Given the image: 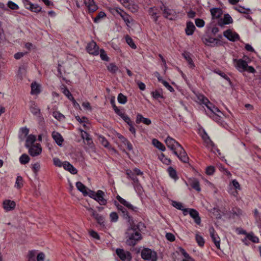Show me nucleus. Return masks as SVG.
<instances>
[{
  "label": "nucleus",
  "instance_id": "obj_1",
  "mask_svg": "<svg viewBox=\"0 0 261 261\" xmlns=\"http://www.w3.org/2000/svg\"><path fill=\"white\" fill-rule=\"evenodd\" d=\"M137 228H138V227L137 226V228H135V226L133 228L131 227L127 229L126 232L127 238L126 243L127 245L134 246L138 241L142 239L141 234L137 230Z\"/></svg>",
  "mask_w": 261,
  "mask_h": 261
},
{
  "label": "nucleus",
  "instance_id": "obj_2",
  "mask_svg": "<svg viewBox=\"0 0 261 261\" xmlns=\"http://www.w3.org/2000/svg\"><path fill=\"white\" fill-rule=\"evenodd\" d=\"M142 259L148 261H156L158 255L156 252L148 248H143L141 252Z\"/></svg>",
  "mask_w": 261,
  "mask_h": 261
},
{
  "label": "nucleus",
  "instance_id": "obj_3",
  "mask_svg": "<svg viewBox=\"0 0 261 261\" xmlns=\"http://www.w3.org/2000/svg\"><path fill=\"white\" fill-rule=\"evenodd\" d=\"M160 10L163 11V14L166 18L170 20H173L176 17V13L173 9H170L163 5L160 7Z\"/></svg>",
  "mask_w": 261,
  "mask_h": 261
},
{
  "label": "nucleus",
  "instance_id": "obj_4",
  "mask_svg": "<svg viewBox=\"0 0 261 261\" xmlns=\"http://www.w3.org/2000/svg\"><path fill=\"white\" fill-rule=\"evenodd\" d=\"M86 50L88 53L93 55H97L99 54V47L93 41L87 44Z\"/></svg>",
  "mask_w": 261,
  "mask_h": 261
},
{
  "label": "nucleus",
  "instance_id": "obj_5",
  "mask_svg": "<svg viewBox=\"0 0 261 261\" xmlns=\"http://www.w3.org/2000/svg\"><path fill=\"white\" fill-rule=\"evenodd\" d=\"M22 2L26 9L34 12H39L41 10V8L37 4H33L29 0H22Z\"/></svg>",
  "mask_w": 261,
  "mask_h": 261
},
{
  "label": "nucleus",
  "instance_id": "obj_6",
  "mask_svg": "<svg viewBox=\"0 0 261 261\" xmlns=\"http://www.w3.org/2000/svg\"><path fill=\"white\" fill-rule=\"evenodd\" d=\"M148 12L153 21L156 24L158 23V18L160 17V9L155 7H151L149 8Z\"/></svg>",
  "mask_w": 261,
  "mask_h": 261
},
{
  "label": "nucleus",
  "instance_id": "obj_7",
  "mask_svg": "<svg viewBox=\"0 0 261 261\" xmlns=\"http://www.w3.org/2000/svg\"><path fill=\"white\" fill-rule=\"evenodd\" d=\"M223 35L228 40L232 42H234L240 39L239 35L237 33L232 32L230 29L224 31L223 33Z\"/></svg>",
  "mask_w": 261,
  "mask_h": 261
},
{
  "label": "nucleus",
  "instance_id": "obj_8",
  "mask_svg": "<svg viewBox=\"0 0 261 261\" xmlns=\"http://www.w3.org/2000/svg\"><path fill=\"white\" fill-rule=\"evenodd\" d=\"M209 231L210 233V236L216 247L218 249H220V238L216 233V231L213 227L210 228Z\"/></svg>",
  "mask_w": 261,
  "mask_h": 261
},
{
  "label": "nucleus",
  "instance_id": "obj_9",
  "mask_svg": "<svg viewBox=\"0 0 261 261\" xmlns=\"http://www.w3.org/2000/svg\"><path fill=\"white\" fill-rule=\"evenodd\" d=\"M116 252L117 255L122 260H130L132 256L131 253L129 251H125L122 249H117Z\"/></svg>",
  "mask_w": 261,
  "mask_h": 261
},
{
  "label": "nucleus",
  "instance_id": "obj_10",
  "mask_svg": "<svg viewBox=\"0 0 261 261\" xmlns=\"http://www.w3.org/2000/svg\"><path fill=\"white\" fill-rule=\"evenodd\" d=\"M233 62L236 63L235 67L237 69L242 72L246 70L247 67V63L242 59H233Z\"/></svg>",
  "mask_w": 261,
  "mask_h": 261
},
{
  "label": "nucleus",
  "instance_id": "obj_11",
  "mask_svg": "<svg viewBox=\"0 0 261 261\" xmlns=\"http://www.w3.org/2000/svg\"><path fill=\"white\" fill-rule=\"evenodd\" d=\"M165 143L168 147H169L171 150L177 149L180 146L179 143L170 137H168L166 139Z\"/></svg>",
  "mask_w": 261,
  "mask_h": 261
},
{
  "label": "nucleus",
  "instance_id": "obj_12",
  "mask_svg": "<svg viewBox=\"0 0 261 261\" xmlns=\"http://www.w3.org/2000/svg\"><path fill=\"white\" fill-rule=\"evenodd\" d=\"M84 3L90 13L95 12L98 9V6L94 0H84Z\"/></svg>",
  "mask_w": 261,
  "mask_h": 261
},
{
  "label": "nucleus",
  "instance_id": "obj_13",
  "mask_svg": "<svg viewBox=\"0 0 261 261\" xmlns=\"http://www.w3.org/2000/svg\"><path fill=\"white\" fill-rule=\"evenodd\" d=\"M190 216L194 219L195 223L197 225L201 223V218L199 217V213L195 209L188 208V212Z\"/></svg>",
  "mask_w": 261,
  "mask_h": 261
},
{
  "label": "nucleus",
  "instance_id": "obj_14",
  "mask_svg": "<svg viewBox=\"0 0 261 261\" xmlns=\"http://www.w3.org/2000/svg\"><path fill=\"white\" fill-rule=\"evenodd\" d=\"M105 193L99 190L97 191L96 196L95 197L94 200L97 201L100 205H105L107 204V201L104 198Z\"/></svg>",
  "mask_w": 261,
  "mask_h": 261
},
{
  "label": "nucleus",
  "instance_id": "obj_15",
  "mask_svg": "<svg viewBox=\"0 0 261 261\" xmlns=\"http://www.w3.org/2000/svg\"><path fill=\"white\" fill-rule=\"evenodd\" d=\"M29 148V153L32 156H37L41 152L42 149L40 145H33Z\"/></svg>",
  "mask_w": 261,
  "mask_h": 261
},
{
  "label": "nucleus",
  "instance_id": "obj_16",
  "mask_svg": "<svg viewBox=\"0 0 261 261\" xmlns=\"http://www.w3.org/2000/svg\"><path fill=\"white\" fill-rule=\"evenodd\" d=\"M203 42L205 44L210 45L213 47L222 45V43L219 40L211 37L204 38Z\"/></svg>",
  "mask_w": 261,
  "mask_h": 261
},
{
  "label": "nucleus",
  "instance_id": "obj_17",
  "mask_svg": "<svg viewBox=\"0 0 261 261\" xmlns=\"http://www.w3.org/2000/svg\"><path fill=\"white\" fill-rule=\"evenodd\" d=\"M3 208L6 211H10L14 210L16 206L15 202L11 200H5L3 201Z\"/></svg>",
  "mask_w": 261,
  "mask_h": 261
},
{
  "label": "nucleus",
  "instance_id": "obj_18",
  "mask_svg": "<svg viewBox=\"0 0 261 261\" xmlns=\"http://www.w3.org/2000/svg\"><path fill=\"white\" fill-rule=\"evenodd\" d=\"M213 110L211 114H210V116L212 117L215 121H219L220 120V118L221 117V115H222V113L221 111L215 106L213 107Z\"/></svg>",
  "mask_w": 261,
  "mask_h": 261
},
{
  "label": "nucleus",
  "instance_id": "obj_19",
  "mask_svg": "<svg viewBox=\"0 0 261 261\" xmlns=\"http://www.w3.org/2000/svg\"><path fill=\"white\" fill-rule=\"evenodd\" d=\"M233 20L231 17L228 14H225L223 19H221L218 21V25L223 27L224 24H228L232 23Z\"/></svg>",
  "mask_w": 261,
  "mask_h": 261
},
{
  "label": "nucleus",
  "instance_id": "obj_20",
  "mask_svg": "<svg viewBox=\"0 0 261 261\" xmlns=\"http://www.w3.org/2000/svg\"><path fill=\"white\" fill-rule=\"evenodd\" d=\"M178 148L179 149L178 150L179 155H178V158L182 162L187 163L189 161V158L186 152L181 145Z\"/></svg>",
  "mask_w": 261,
  "mask_h": 261
},
{
  "label": "nucleus",
  "instance_id": "obj_21",
  "mask_svg": "<svg viewBox=\"0 0 261 261\" xmlns=\"http://www.w3.org/2000/svg\"><path fill=\"white\" fill-rule=\"evenodd\" d=\"M81 137L84 140H85L87 142V144L90 147H92L93 145V141L92 138L90 137V135L87 132L82 130Z\"/></svg>",
  "mask_w": 261,
  "mask_h": 261
},
{
  "label": "nucleus",
  "instance_id": "obj_22",
  "mask_svg": "<svg viewBox=\"0 0 261 261\" xmlns=\"http://www.w3.org/2000/svg\"><path fill=\"white\" fill-rule=\"evenodd\" d=\"M117 199L123 205L127 207L128 209L131 210L133 211H136L137 208L134 207L133 205L129 203L128 201H126L125 199L122 198L119 195H117L116 197Z\"/></svg>",
  "mask_w": 261,
  "mask_h": 261
},
{
  "label": "nucleus",
  "instance_id": "obj_23",
  "mask_svg": "<svg viewBox=\"0 0 261 261\" xmlns=\"http://www.w3.org/2000/svg\"><path fill=\"white\" fill-rule=\"evenodd\" d=\"M213 19L219 18L222 15V10L220 8H213L210 10Z\"/></svg>",
  "mask_w": 261,
  "mask_h": 261
},
{
  "label": "nucleus",
  "instance_id": "obj_24",
  "mask_svg": "<svg viewBox=\"0 0 261 261\" xmlns=\"http://www.w3.org/2000/svg\"><path fill=\"white\" fill-rule=\"evenodd\" d=\"M52 137L55 141L56 143L59 145L61 146L62 145L64 139L62 137L61 135L56 131H54L51 134Z\"/></svg>",
  "mask_w": 261,
  "mask_h": 261
},
{
  "label": "nucleus",
  "instance_id": "obj_25",
  "mask_svg": "<svg viewBox=\"0 0 261 261\" xmlns=\"http://www.w3.org/2000/svg\"><path fill=\"white\" fill-rule=\"evenodd\" d=\"M136 122L137 124L142 122L144 124L148 125L151 123V121L148 118H144L141 114H138L136 117Z\"/></svg>",
  "mask_w": 261,
  "mask_h": 261
},
{
  "label": "nucleus",
  "instance_id": "obj_26",
  "mask_svg": "<svg viewBox=\"0 0 261 261\" xmlns=\"http://www.w3.org/2000/svg\"><path fill=\"white\" fill-rule=\"evenodd\" d=\"M63 167L64 169L68 171L71 174H75L77 172V170L68 162L65 161L63 163Z\"/></svg>",
  "mask_w": 261,
  "mask_h": 261
},
{
  "label": "nucleus",
  "instance_id": "obj_27",
  "mask_svg": "<svg viewBox=\"0 0 261 261\" xmlns=\"http://www.w3.org/2000/svg\"><path fill=\"white\" fill-rule=\"evenodd\" d=\"M115 204L117 206V208L122 212L123 218L128 220V221L129 222L130 218L126 208H124L123 206L117 203V201H115Z\"/></svg>",
  "mask_w": 261,
  "mask_h": 261
},
{
  "label": "nucleus",
  "instance_id": "obj_28",
  "mask_svg": "<svg viewBox=\"0 0 261 261\" xmlns=\"http://www.w3.org/2000/svg\"><path fill=\"white\" fill-rule=\"evenodd\" d=\"M195 29V27L193 23L191 21H189L187 23L185 32L187 35H192Z\"/></svg>",
  "mask_w": 261,
  "mask_h": 261
},
{
  "label": "nucleus",
  "instance_id": "obj_29",
  "mask_svg": "<svg viewBox=\"0 0 261 261\" xmlns=\"http://www.w3.org/2000/svg\"><path fill=\"white\" fill-rule=\"evenodd\" d=\"M96 221L97 223L102 227H105V217L98 213L93 217Z\"/></svg>",
  "mask_w": 261,
  "mask_h": 261
},
{
  "label": "nucleus",
  "instance_id": "obj_30",
  "mask_svg": "<svg viewBox=\"0 0 261 261\" xmlns=\"http://www.w3.org/2000/svg\"><path fill=\"white\" fill-rule=\"evenodd\" d=\"M172 205L177 209L182 211L184 215H187L188 214V208H184L181 202L173 201Z\"/></svg>",
  "mask_w": 261,
  "mask_h": 261
},
{
  "label": "nucleus",
  "instance_id": "obj_31",
  "mask_svg": "<svg viewBox=\"0 0 261 261\" xmlns=\"http://www.w3.org/2000/svg\"><path fill=\"white\" fill-rule=\"evenodd\" d=\"M201 137L204 142L206 143L207 146H211L212 147H215L214 142L211 140L207 134L204 130L203 134L201 135Z\"/></svg>",
  "mask_w": 261,
  "mask_h": 261
},
{
  "label": "nucleus",
  "instance_id": "obj_32",
  "mask_svg": "<svg viewBox=\"0 0 261 261\" xmlns=\"http://www.w3.org/2000/svg\"><path fill=\"white\" fill-rule=\"evenodd\" d=\"M126 174L127 176V178H130L133 181L134 183L137 185L139 183V179L137 177L136 175L130 170H127Z\"/></svg>",
  "mask_w": 261,
  "mask_h": 261
},
{
  "label": "nucleus",
  "instance_id": "obj_33",
  "mask_svg": "<svg viewBox=\"0 0 261 261\" xmlns=\"http://www.w3.org/2000/svg\"><path fill=\"white\" fill-rule=\"evenodd\" d=\"M182 55L189 63L190 67L191 68H193L195 67V65L192 61V58H191V54H190V53L185 51L184 53H182Z\"/></svg>",
  "mask_w": 261,
  "mask_h": 261
},
{
  "label": "nucleus",
  "instance_id": "obj_34",
  "mask_svg": "<svg viewBox=\"0 0 261 261\" xmlns=\"http://www.w3.org/2000/svg\"><path fill=\"white\" fill-rule=\"evenodd\" d=\"M31 93L32 95H37L40 92V85L37 84L36 82H33L31 84Z\"/></svg>",
  "mask_w": 261,
  "mask_h": 261
},
{
  "label": "nucleus",
  "instance_id": "obj_35",
  "mask_svg": "<svg viewBox=\"0 0 261 261\" xmlns=\"http://www.w3.org/2000/svg\"><path fill=\"white\" fill-rule=\"evenodd\" d=\"M76 187L77 190L82 192L84 196H86L88 189L84 184L80 181H77L76 183Z\"/></svg>",
  "mask_w": 261,
  "mask_h": 261
},
{
  "label": "nucleus",
  "instance_id": "obj_36",
  "mask_svg": "<svg viewBox=\"0 0 261 261\" xmlns=\"http://www.w3.org/2000/svg\"><path fill=\"white\" fill-rule=\"evenodd\" d=\"M152 144L159 150L164 151L166 150V147L161 142L156 139H153L152 140Z\"/></svg>",
  "mask_w": 261,
  "mask_h": 261
},
{
  "label": "nucleus",
  "instance_id": "obj_37",
  "mask_svg": "<svg viewBox=\"0 0 261 261\" xmlns=\"http://www.w3.org/2000/svg\"><path fill=\"white\" fill-rule=\"evenodd\" d=\"M36 141V137L33 135H30L28 136L25 141V147L29 148L33 146L32 144Z\"/></svg>",
  "mask_w": 261,
  "mask_h": 261
},
{
  "label": "nucleus",
  "instance_id": "obj_38",
  "mask_svg": "<svg viewBox=\"0 0 261 261\" xmlns=\"http://www.w3.org/2000/svg\"><path fill=\"white\" fill-rule=\"evenodd\" d=\"M168 172L169 173V176L174 180L176 181L178 179L176 171L173 167H169L168 168Z\"/></svg>",
  "mask_w": 261,
  "mask_h": 261
},
{
  "label": "nucleus",
  "instance_id": "obj_39",
  "mask_svg": "<svg viewBox=\"0 0 261 261\" xmlns=\"http://www.w3.org/2000/svg\"><path fill=\"white\" fill-rule=\"evenodd\" d=\"M121 17L125 22L126 25L127 27H129V24L133 20L132 17L126 13H122V15L121 14Z\"/></svg>",
  "mask_w": 261,
  "mask_h": 261
},
{
  "label": "nucleus",
  "instance_id": "obj_40",
  "mask_svg": "<svg viewBox=\"0 0 261 261\" xmlns=\"http://www.w3.org/2000/svg\"><path fill=\"white\" fill-rule=\"evenodd\" d=\"M30 111L34 115H37L40 114V109L37 107L34 102H31Z\"/></svg>",
  "mask_w": 261,
  "mask_h": 261
},
{
  "label": "nucleus",
  "instance_id": "obj_41",
  "mask_svg": "<svg viewBox=\"0 0 261 261\" xmlns=\"http://www.w3.org/2000/svg\"><path fill=\"white\" fill-rule=\"evenodd\" d=\"M30 158L25 153L22 154L19 158V162L21 164L24 165L29 162Z\"/></svg>",
  "mask_w": 261,
  "mask_h": 261
},
{
  "label": "nucleus",
  "instance_id": "obj_42",
  "mask_svg": "<svg viewBox=\"0 0 261 261\" xmlns=\"http://www.w3.org/2000/svg\"><path fill=\"white\" fill-rule=\"evenodd\" d=\"M247 238L253 243H259L258 238L255 236L252 232L248 233V234H247Z\"/></svg>",
  "mask_w": 261,
  "mask_h": 261
},
{
  "label": "nucleus",
  "instance_id": "obj_43",
  "mask_svg": "<svg viewBox=\"0 0 261 261\" xmlns=\"http://www.w3.org/2000/svg\"><path fill=\"white\" fill-rule=\"evenodd\" d=\"M195 240H196V241L198 245L200 247H203L204 246L205 241H204V239L203 238V237L201 236H200L198 234H196Z\"/></svg>",
  "mask_w": 261,
  "mask_h": 261
},
{
  "label": "nucleus",
  "instance_id": "obj_44",
  "mask_svg": "<svg viewBox=\"0 0 261 261\" xmlns=\"http://www.w3.org/2000/svg\"><path fill=\"white\" fill-rule=\"evenodd\" d=\"M234 8L236 10L241 13L249 14L250 12V9L249 8H245L244 7L240 6L235 7Z\"/></svg>",
  "mask_w": 261,
  "mask_h": 261
},
{
  "label": "nucleus",
  "instance_id": "obj_45",
  "mask_svg": "<svg viewBox=\"0 0 261 261\" xmlns=\"http://www.w3.org/2000/svg\"><path fill=\"white\" fill-rule=\"evenodd\" d=\"M98 139L100 143L106 148H109L110 147V143L108 141V140L102 136H99L98 137Z\"/></svg>",
  "mask_w": 261,
  "mask_h": 261
},
{
  "label": "nucleus",
  "instance_id": "obj_46",
  "mask_svg": "<svg viewBox=\"0 0 261 261\" xmlns=\"http://www.w3.org/2000/svg\"><path fill=\"white\" fill-rule=\"evenodd\" d=\"M26 73V69L24 66L20 67L18 70L17 76L20 79V80H22L23 76L25 75Z\"/></svg>",
  "mask_w": 261,
  "mask_h": 261
},
{
  "label": "nucleus",
  "instance_id": "obj_47",
  "mask_svg": "<svg viewBox=\"0 0 261 261\" xmlns=\"http://www.w3.org/2000/svg\"><path fill=\"white\" fill-rule=\"evenodd\" d=\"M191 186L192 188L198 192L200 191L201 189L200 188L199 182L197 179H194L192 180Z\"/></svg>",
  "mask_w": 261,
  "mask_h": 261
},
{
  "label": "nucleus",
  "instance_id": "obj_48",
  "mask_svg": "<svg viewBox=\"0 0 261 261\" xmlns=\"http://www.w3.org/2000/svg\"><path fill=\"white\" fill-rule=\"evenodd\" d=\"M108 70L112 73H115L118 70V67L114 63H110L107 67Z\"/></svg>",
  "mask_w": 261,
  "mask_h": 261
},
{
  "label": "nucleus",
  "instance_id": "obj_49",
  "mask_svg": "<svg viewBox=\"0 0 261 261\" xmlns=\"http://www.w3.org/2000/svg\"><path fill=\"white\" fill-rule=\"evenodd\" d=\"M22 177L21 176H18L16 178L15 187L17 189L21 188L22 186Z\"/></svg>",
  "mask_w": 261,
  "mask_h": 261
},
{
  "label": "nucleus",
  "instance_id": "obj_50",
  "mask_svg": "<svg viewBox=\"0 0 261 261\" xmlns=\"http://www.w3.org/2000/svg\"><path fill=\"white\" fill-rule=\"evenodd\" d=\"M151 95L153 98L155 99L163 98L162 93L159 91L156 90L151 92Z\"/></svg>",
  "mask_w": 261,
  "mask_h": 261
},
{
  "label": "nucleus",
  "instance_id": "obj_51",
  "mask_svg": "<svg viewBox=\"0 0 261 261\" xmlns=\"http://www.w3.org/2000/svg\"><path fill=\"white\" fill-rule=\"evenodd\" d=\"M118 101L121 104H125L127 102V97L122 93H120L118 96Z\"/></svg>",
  "mask_w": 261,
  "mask_h": 261
},
{
  "label": "nucleus",
  "instance_id": "obj_52",
  "mask_svg": "<svg viewBox=\"0 0 261 261\" xmlns=\"http://www.w3.org/2000/svg\"><path fill=\"white\" fill-rule=\"evenodd\" d=\"M106 16V13L103 11H100L98 13L97 16L94 18V22L97 23L99 21L101 18H102Z\"/></svg>",
  "mask_w": 261,
  "mask_h": 261
},
{
  "label": "nucleus",
  "instance_id": "obj_53",
  "mask_svg": "<svg viewBox=\"0 0 261 261\" xmlns=\"http://www.w3.org/2000/svg\"><path fill=\"white\" fill-rule=\"evenodd\" d=\"M126 41L127 43L133 49L136 48L137 46L135 45V43L134 42V41L133 39L129 37L128 36H127L125 38Z\"/></svg>",
  "mask_w": 261,
  "mask_h": 261
},
{
  "label": "nucleus",
  "instance_id": "obj_54",
  "mask_svg": "<svg viewBox=\"0 0 261 261\" xmlns=\"http://www.w3.org/2000/svg\"><path fill=\"white\" fill-rule=\"evenodd\" d=\"M63 93H64V94L65 95H66L67 97V98L69 100H71L72 99H73V97L72 95L71 94V93H70V92L67 89V87H64L63 91Z\"/></svg>",
  "mask_w": 261,
  "mask_h": 261
},
{
  "label": "nucleus",
  "instance_id": "obj_55",
  "mask_svg": "<svg viewBox=\"0 0 261 261\" xmlns=\"http://www.w3.org/2000/svg\"><path fill=\"white\" fill-rule=\"evenodd\" d=\"M179 250L186 258L191 259V261H194V260L191 257L189 254L185 251L184 248L179 247Z\"/></svg>",
  "mask_w": 261,
  "mask_h": 261
},
{
  "label": "nucleus",
  "instance_id": "obj_56",
  "mask_svg": "<svg viewBox=\"0 0 261 261\" xmlns=\"http://www.w3.org/2000/svg\"><path fill=\"white\" fill-rule=\"evenodd\" d=\"M110 218L112 222H117L118 219V215L116 212H112L110 215Z\"/></svg>",
  "mask_w": 261,
  "mask_h": 261
},
{
  "label": "nucleus",
  "instance_id": "obj_57",
  "mask_svg": "<svg viewBox=\"0 0 261 261\" xmlns=\"http://www.w3.org/2000/svg\"><path fill=\"white\" fill-rule=\"evenodd\" d=\"M100 56L102 60L106 61H109V57L107 56L105 51L102 49L100 50Z\"/></svg>",
  "mask_w": 261,
  "mask_h": 261
},
{
  "label": "nucleus",
  "instance_id": "obj_58",
  "mask_svg": "<svg viewBox=\"0 0 261 261\" xmlns=\"http://www.w3.org/2000/svg\"><path fill=\"white\" fill-rule=\"evenodd\" d=\"M195 24L197 27L202 28L204 25L205 22L203 20L197 18L195 21Z\"/></svg>",
  "mask_w": 261,
  "mask_h": 261
},
{
  "label": "nucleus",
  "instance_id": "obj_59",
  "mask_svg": "<svg viewBox=\"0 0 261 261\" xmlns=\"http://www.w3.org/2000/svg\"><path fill=\"white\" fill-rule=\"evenodd\" d=\"M40 164L38 163H36L32 165V169L33 172L36 174L37 173V172L39 171V170H40Z\"/></svg>",
  "mask_w": 261,
  "mask_h": 261
},
{
  "label": "nucleus",
  "instance_id": "obj_60",
  "mask_svg": "<svg viewBox=\"0 0 261 261\" xmlns=\"http://www.w3.org/2000/svg\"><path fill=\"white\" fill-rule=\"evenodd\" d=\"M54 164L57 167H61L63 166V163H62L61 161L57 158H55L53 159Z\"/></svg>",
  "mask_w": 261,
  "mask_h": 261
},
{
  "label": "nucleus",
  "instance_id": "obj_61",
  "mask_svg": "<svg viewBox=\"0 0 261 261\" xmlns=\"http://www.w3.org/2000/svg\"><path fill=\"white\" fill-rule=\"evenodd\" d=\"M53 116L57 119L60 120L64 118V115L58 112H54Z\"/></svg>",
  "mask_w": 261,
  "mask_h": 261
},
{
  "label": "nucleus",
  "instance_id": "obj_62",
  "mask_svg": "<svg viewBox=\"0 0 261 261\" xmlns=\"http://www.w3.org/2000/svg\"><path fill=\"white\" fill-rule=\"evenodd\" d=\"M8 6L12 10H17L19 8L17 4L11 1L8 2Z\"/></svg>",
  "mask_w": 261,
  "mask_h": 261
},
{
  "label": "nucleus",
  "instance_id": "obj_63",
  "mask_svg": "<svg viewBox=\"0 0 261 261\" xmlns=\"http://www.w3.org/2000/svg\"><path fill=\"white\" fill-rule=\"evenodd\" d=\"M162 84L164 85L165 87L167 88L168 90H169L170 92L174 91L173 88L166 81H163Z\"/></svg>",
  "mask_w": 261,
  "mask_h": 261
},
{
  "label": "nucleus",
  "instance_id": "obj_64",
  "mask_svg": "<svg viewBox=\"0 0 261 261\" xmlns=\"http://www.w3.org/2000/svg\"><path fill=\"white\" fill-rule=\"evenodd\" d=\"M90 235L93 238L96 239L97 240H99L100 237L99 234L96 231L92 230L89 231Z\"/></svg>",
  "mask_w": 261,
  "mask_h": 261
}]
</instances>
